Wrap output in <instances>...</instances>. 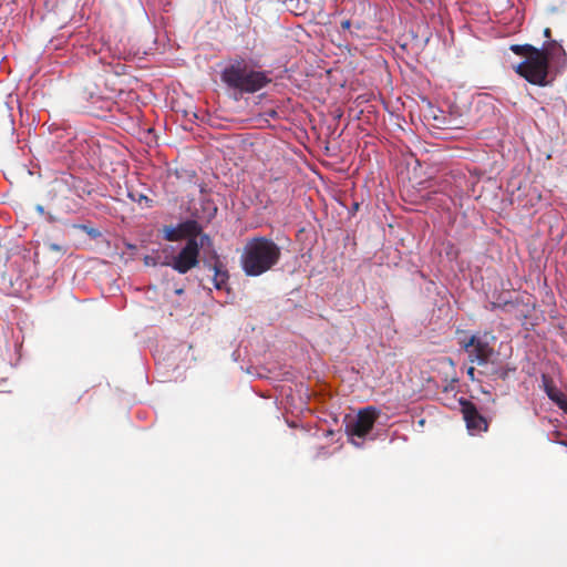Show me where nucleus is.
Masks as SVG:
<instances>
[{"mask_svg": "<svg viewBox=\"0 0 567 567\" xmlns=\"http://www.w3.org/2000/svg\"><path fill=\"white\" fill-rule=\"evenodd\" d=\"M53 183L56 189L61 190L62 187H66L70 192H73L79 197L90 195L93 190L89 182L68 173H62L61 176L56 177Z\"/></svg>", "mask_w": 567, "mask_h": 567, "instance_id": "obj_8", "label": "nucleus"}, {"mask_svg": "<svg viewBox=\"0 0 567 567\" xmlns=\"http://www.w3.org/2000/svg\"><path fill=\"white\" fill-rule=\"evenodd\" d=\"M281 257L280 247L267 237H254L244 246L240 265L250 277L260 276L278 264Z\"/></svg>", "mask_w": 567, "mask_h": 567, "instance_id": "obj_1", "label": "nucleus"}, {"mask_svg": "<svg viewBox=\"0 0 567 567\" xmlns=\"http://www.w3.org/2000/svg\"><path fill=\"white\" fill-rule=\"evenodd\" d=\"M182 292H183V289H178V290H176V293H177V295H181Z\"/></svg>", "mask_w": 567, "mask_h": 567, "instance_id": "obj_24", "label": "nucleus"}, {"mask_svg": "<svg viewBox=\"0 0 567 567\" xmlns=\"http://www.w3.org/2000/svg\"><path fill=\"white\" fill-rule=\"evenodd\" d=\"M544 391L550 401H553L560 410L567 413V394L561 392L554 383L553 379L547 374L542 375Z\"/></svg>", "mask_w": 567, "mask_h": 567, "instance_id": "obj_10", "label": "nucleus"}, {"mask_svg": "<svg viewBox=\"0 0 567 567\" xmlns=\"http://www.w3.org/2000/svg\"><path fill=\"white\" fill-rule=\"evenodd\" d=\"M544 35L549 39L550 38V29L546 28L544 30Z\"/></svg>", "mask_w": 567, "mask_h": 567, "instance_id": "obj_21", "label": "nucleus"}, {"mask_svg": "<svg viewBox=\"0 0 567 567\" xmlns=\"http://www.w3.org/2000/svg\"><path fill=\"white\" fill-rule=\"evenodd\" d=\"M204 266L208 269L214 271V286L216 289H223L228 280V272L227 270L223 269V264L219 259V256L215 250L212 251L210 256L208 258L204 259Z\"/></svg>", "mask_w": 567, "mask_h": 567, "instance_id": "obj_9", "label": "nucleus"}, {"mask_svg": "<svg viewBox=\"0 0 567 567\" xmlns=\"http://www.w3.org/2000/svg\"><path fill=\"white\" fill-rule=\"evenodd\" d=\"M511 50L516 53V54H525V53H528L529 54H535V50H537L536 48H534L533 45L530 44H523V45H519V44H515V45H512L511 47Z\"/></svg>", "mask_w": 567, "mask_h": 567, "instance_id": "obj_14", "label": "nucleus"}, {"mask_svg": "<svg viewBox=\"0 0 567 567\" xmlns=\"http://www.w3.org/2000/svg\"><path fill=\"white\" fill-rule=\"evenodd\" d=\"M221 78L228 86L243 93L258 92L271 82L267 72L254 70L244 63L226 68Z\"/></svg>", "mask_w": 567, "mask_h": 567, "instance_id": "obj_2", "label": "nucleus"}, {"mask_svg": "<svg viewBox=\"0 0 567 567\" xmlns=\"http://www.w3.org/2000/svg\"><path fill=\"white\" fill-rule=\"evenodd\" d=\"M181 233L183 235V238H196L202 231V227L196 220H187L185 223H182L178 225Z\"/></svg>", "mask_w": 567, "mask_h": 567, "instance_id": "obj_12", "label": "nucleus"}, {"mask_svg": "<svg viewBox=\"0 0 567 567\" xmlns=\"http://www.w3.org/2000/svg\"><path fill=\"white\" fill-rule=\"evenodd\" d=\"M324 148H326L327 153L334 152L337 148V144H326Z\"/></svg>", "mask_w": 567, "mask_h": 567, "instance_id": "obj_19", "label": "nucleus"}, {"mask_svg": "<svg viewBox=\"0 0 567 567\" xmlns=\"http://www.w3.org/2000/svg\"><path fill=\"white\" fill-rule=\"evenodd\" d=\"M516 72L534 85L547 86L554 81L549 65L539 50L529 54L525 61L518 64Z\"/></svg>", "mask_w": 567, "mask_h": 567, "instance_id": "obj_3", "label": "nucleus"}, {"mask_svg": "<svg viewBox=\"0 0 567 567\" xmlns=\"http://www.w3.org/2000/svg\"><path fill=\"white\" fill-rule=\"evenodd\" d=\"M518 307H509L511 311L508 313L513 315L517 320H524L527 318V312L523 309L525 305L519 300Z\"/></svg>", "mask_w": 567, "mask_h": 567, "instance_id": "obj_15", "label": "nucleus"}, {"mask_svg": "<svg viewBox=\"0 0 567 567\" xmlns=\"http://www.w3.org/2000/svg\"><path fill=\"white\" fill-rule=\"evenodd\" d=\"M165 238L171 241L179 240L183 238L179 226L171 227L166 230Z\"/></svg>", "mask_w": 567, "mask_h": 567, "instance_id": "obj_16", "label": "nucleus"}, {"mask_svg": "<svg viewBox=\"0 0 567 567\" xmlns=\"http://www.w3.org/2000/svg\"><path fill=\"white\" fill-rule=\"evenodd\" d=\"M380 416V411L372 405L359 410L355 417L350 419L346 423V433L352 437V443L360 445L354 442L353 437L364 439L373 429L374 423Z\"/></svg>", "mask_w": 567, "mask_h": 567, "instance_id": "obj_4", "label": "nucleus"}, {"mask_svg": "<svg viewBox=\"0 0 567 567\" xmlns=\"http://www.w3.org/2000/svg\"><path fill=\"white\" fill-rule=\"evenodd\" d=\"M462 348L467 353L470 362L477 365L488 364L495 354L493 347L477 336H471L467 340L462 341Z\"/></svg>", "mask_w": 567, "mask_h": 567, "instance_id": "obj_6", "label": "nucleus"}, {"mask_svg": "<svg viewBox=\"0 0 567 567\" xmlns=\"http://www.w3.org/2000/svg\"><path fill=\"white\" fill-rule=\"evenodd\" d=\"M198 236H199V241H198L199 249L213 246V240L207 234L200 233Z\"/></svg>", "mask_w": 567, "mask_h": 567, "instance_id": "obj_17", "label": "nucleus"}, {"mask_svg": "<svg viewBox=\"0 0 567 567\" xmlns=\"http://www.w3.org/2000/svg\"><path fill=\"white\" fill-rule=\"evenodd\" d=\"M341 27L343 30H350L351 28V21L350 20H344L341 22Z\"/></svg>", "mask_w": 567, "mask_h": 567, "instance_id": "obj_20", "label": "nucleus"}, {"mask_svg": "<svg viewBox=\"0 0 567 567\" xmlns=\"http://www.w3.org/2000/svg\"><path fill=\"white\" fill-rule=\"evenodd\" d=\"M506 377H507V371H502V372L499 373V378H502V379H506Z\"/></svg>", "mask_w": 567, "mask_h": 567, "instance_id": "obj_22", "label": "nucleus"}, {"mask_svg": "<svg viewBox=\"0 0 567 567\" xmlns=\"http://www.w3.org/2000/svg\"><path fill=\"white\" fill-rule=\"evenodd\" d=\"M466 373L470 380H475V368L473 365L467 369Z\"/></svg>", "mask_w": 567, "mask_h": 567, "instance_id": "obj_18", "label": "nucleus"}, {"mask_svg": "<svg viewBox=\"0 0 567 567\" xmlns=\"http://www.w3.org/2000/svg\"><path fill=\"white\" fill-rule=\"evenodd\" d=\"M460 405L466 427L472 434L487 431L488 423L486 419L477 411L472 401L461 398Z\"/></svg>", "mask_w": 567, "mask_h": 567, "instance_id": "obj_7", "label": "nucleus"}, {"mask_svg": "<svg viewBox=\"0 0 567 567\" xmlns=\"http://www.w3.org/2000/svg\"><path fill=\"white\" fill-rule=\"evenodd\" d=\"M542 53H544V56L549 64V61H560V59H565L566 53L560 44H558L556 41L550 40L544 43L543 48L539 49Z\"/></svg>", "mask_w": 567, "mask_h": 567, "instance_id": "obj_11", "label": "nucleus"}, {"mask_svg": "<svg viewBox=\"0 0 567 567\" xmlns=\"http://www.w3.org/2000/svg\"><path fill=\"white\" fill-rule=\"evenodd\" d=\"M520 303H519V300L518 299H515V300H498V301H492L489 303V307L488 309L494 311V310H502L504 312H509L511 309L509 307H518Z\"/></svg>", "mask_w": 567, "mask_h": 567, "instance_id": "obj_13", "label": "nucleus"}, {"mask_svg": "<svg viewBox=\"0 0 567 567\" xmlns=\"http://www.w3.org/2000/svg\"><path fill=\"white\" fill-rule=\"evenodd\" d=\"M349 35H350L351 38L358 37V34H357L355 32L351 31V30L349 31Z\"/></svg>", "mask_w": 567, "mask_h": 567, "instance_id": "obj_23", "label": "nucleus"}, {"mask_svg": "<svg viewBox=\"0 0 567 567\" xmlns=\"http://www.w3.org/2000/svg\"><path fill=\"white\" fill-rule=\"evenodd\" d=\"M199 264V245L198 239L188 238L186 245L173 258L169 264L178 274H186Z\"/></svg>", "mask_w": 567, "mask_h": 567, "instance_id": "obj_5", "label": "nucleus"}]
</instances>
